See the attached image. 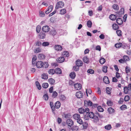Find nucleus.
Returning a JSON list of instances; mask_svg holds the SVG:
<instances>
[{
    "instance_id": "nucleus-41",
    "label": "nucleus",
    "mask_w": 131,
    "mask_h": 131,
    "mask_svg": "<svg viewBox=\"0 0 131 131\" xmlns=\"http://www.w3.org/2000/svg\"><path fill=\"white\" fill-rule=\"evenodd\" d=\"M99 61L101 64H103L105 62V60L104 58H102Z\"/></svg>"
},
{
    "instance_id": "nucleus-37",
    "label": "nucleus",
    "mask_w": 131,
    "mask_h": 131,
    "mask_svg": "<svg viewBox=\"0 0 131 131\" xmlns=\"http://www.w3.org/2000/svg\"><path fill=\"white\" fill-rule=\"evenodd\" d=\"M97 108L98 111L100 112H103L104 111V109L101 106H98L97 107Z\"/></svg>"
},
{
    "instance_id": "nucleus-11",
    "label": "nucleus",
    "mask_w": 131,
    "mask_h": 131,
    "mask_svg": "<svg viewBox=\"0 0 131 131\" xmlns=\"http://www.w3.org/2000/svg\"><path fill=\"white\" fill-rule=\"evenodd\" d=\"M75 63L76 65L79 67L82 66L83 64L82 61L79 59L76 61Z\"/></svg>"
},
{
    "instance_id": "nucleus-55",
    "label": "nucleus",
    "mask_w": 131,
    "mask_h": 131,
    "mask_svg": "<svg viewBox=\"0 0 131 131\" xmlns=\"http://www.w3.org/2000/svg\"><path fill=\"white\" fill-rule=\"evenodd\" d=\"M107 104L108 106H111L113 105V103L111 101H109L107 102Z\"/></svg>"
},
{
    "instance_id": "nucleus-44",
    "label": "nucleus",
    "mask_w": 131,
    "mask_h": 131,
    "mask_svg": "<svg viewBox=\"0 0 131 131\" xmlns=\"http://www.w3.org/2000/svg\"><path fill=\"white\" fill-rule=\"evenodd\" d=\"M123 58L125 62L126 61H128L129 59L128 57L127 56H124L123 57Z\"/></svg>"
},
{
    "instance_id": "nucleus-27",
    "label": "nucleus",
    "mask_w": 131,
    "mask_h": 131,
    "mask_svg": "<svg viewBox=\"0 0 131 131\" xmlns=\"http://www.w3.org/2000/svg\"><path fill=\"white\" fill-rule=\"evenodd\" d=\"M108 111L110 114H111L114 112V110L112 107H110L108 109Z\"/></svg>"
},
{
    "instance_id": "nucleus-30",
    "label": "nucleus",
    "mask_w": 131,
    "mask_h": 131,
    "mask_svg": "<svg viewBox=\"0 0 131 131\" xmlns=\"http://www.w3.org/2000/svg\"><path fill=\"white\" fill-rule=\"evenodd\" d=\"M41 78L44 79H47L48 78V75L47 74H43L41 75Z\"/></svg>"
},
{
    "instance_id": "nucleus-35",
    "label": "nucleus",
    "mask_w": 131,
    "mask_h": 131,
    "mask_svg": "<svg viewBox=\"0 0 131 131\" xmlns=\"http://www.w3.org/2000/svg\"><path fill=\"white\" fill-rule=\"evenodd\" d=\"M78 127L77 126H74L72 127L71 129L73 131H77L78 129Z\"/></svg>"
},
{
    "instance_id": "nucleus-17",
    "label": "nucleus",
    "mask_w": 131,
    "mask_h": 131,
    "mask_svg": "<svg viewBox=\"0 0 131 131\" xmlns=\"http://www.w3.org/2000/svg\"><path fill=\"white\" fill-rule=\"evenodd\" d=\"M45 34L42 32H40L39 35V37L40 39H43L45 38Z\"/></svg>"
},
{
    "instance_id": "nucleus-60",
    "label": "nucleus",
    "mask_w": 131,
    "mask_h": 131,
    "mask_svg": "<svg viewBox=\"0 0 131 131\" xmlns=\"http://www.w3.org/2000/svg\"><path fill=\"white\" fill-rule=\"evenodd\" d=\"M39 14L40 16L41 17H43L45 16V14L44 12L41 11L39 12Z\"/></svg>"
},
{
    "instance_id": "nucleus-18",
    "label": "nucleus",
    "mask_w": 131,
    "mask_h": 131,
    "mask_svg": "<svg viewBox=\"0 0 131 131\" xmlns=\"http://www.w3.org/2000/svg\"><path fill=\"white\" fill-rule=\"evenodd\" d=\"M61 103L59 101L57 102L55 104V107L56 108L58 109L59 108L60 106Z\"/></svg>"
},
{
    "instance_id": "nucleus-33",
    "label": "nucleus",
    "mask_w": 131,
    "mask_h": 131,
    "mask_svg": "<svg viewBox=\"0 0 131 131\" xmlns=\"http://www.w3.org/2000/svg\"><path fill=\"white\" fill-rule=\"evenodd\" d=\"M115 46L117 48H119L120 47L122 46V43L120 42L115 44Z\"/></svg>"
},
{
    "instance_id": "nucleus-29",
    "label": "nucleus",
    "mask_w": 131,
    "mask_h": 131,
    "mask_svg": "<svg viewBox=\"0 0 131 131\" xmlns=\"http://www.w3.org/2000/svg\"><path fill=\"white\" fill-rule=\"evenodd\" d=\"M48 81L51 84H53L55 83L54 80L52 78L49 79Z\"/></svg>"
},
{
    "instance_id": "nucleus-24",
    "label": "nucleus",
    "mask_w": 131,
    "mask_h": 131,
    "mask_svg": "<svg viewBox=\"0 0 131 131\" xmlns=\"http://www.w3.org/2000/svg\"><path fill=\"white\" fill-rule=\"evenodd\" d=\"M83 62L85 63H88L89 62V59L87 57H84L83 58Z\"/></svg>"
},
{
    "instance_id": "nucleus-51",
    "label": "nucleus",
    "mask_w": 131,
    "mask_h": 131,
    "mask_svg": "<svg viewBox=\"0 0 131 131\" xmlns=\"http://www.w3.org/2000/svg\"><path fill=\"white\" fill-rule=\"evenodd\" d=\"M127 108V106L125 105H123L120 107L121 110H124Z\"/></svg>"
},
{
    "instance_id": "nucleus-47",
    "label": "nucleus",
    "mask_w": 131,
    "mask_h": 131,
    "mask_svg": "<svg viewBox=\"0 0 131 131\" xmlns=\"http://www.w3.org/2000/svg\"><path fill=\"white\" fill-rule=\"evenodd\" d=\"M87 72L88 73L91 74H93L94 73V71L92 69H88L87 70Z\"/></svg>"
},
{
    "instance_id": "nucleus-10",
    "label": "nucleus",
    "mask_w": 131,
    "mask_h": 131,
    "mask_svg": "<svg viewBox=\"0 0 131 131\" xmlns=\"http://www.w3.org/2000/svg\"><path fill=\"white\" fill-rule=\"evenodd\" d=\"M75 95L77 98H80L83 97V95L82 92L79 91L76 93Z\"/></svg>"
},
{
    "instance_id": "nucleus-46",
    "label": "nucleus",
    "mask_w": 131,
    "mask_h": 131,
    "mask_svg": "<svg viewBox=\"0 0 131 131\" xmlns=\"http://www.w3.org/2000/svg\"><path fill=\"white\" fill-rule=\"evenodd\" d=\"M56 33L57 32L54 30H51L50 32V34H51L53 36L55 35L56 34Z\"/></svg>"
},
{
    "instance_id": "nucleus-64",
    "label": "nucleus",
    "mask_w": 131,
    "mask_h": 131,
    "mask_svg": "<svg viewBox=\"0 0 131 131\" xmlns=\"http://www.w3.org/2000/svg\"><path fill=\"white\" fill-rule=\"evenodd\" d=\"M99 38L102 39H104L105 36L103 34H101L99 36Z\"/></svg>"
},
{
    "instance_id": "nucleus-16",
    "label": "nucleus",
    "mask_w": 131,
    "mask_h": 131,
    "mask_svg": "<svg viewBox=\"0 0 131 131\" xmlns=\"http://www.w3.org/2000/svg\"><path fill=\"white\" fill-rule=\"evenodd\" d=\"M54 48L57 51H60L62 49L61 46L59 45H56L54 46Z\"/></svg>"
},
{
    "instance_id": "nucleus-45",
    "label": "nucleus",
    "mask_w": 131,
    "mask_h": 131,
    "mask_svg": "<svg viewBox=\"0 0 131 131\" xmlns=\"http://www.w3.org/2000/svg\"><path fill=\"white\" fill-rule=\"evenodd\" d=\"M49 44V42H43L42 44V45L44 47H46L48 46Z\"/></svg>"
},
{
    "instance_id": "nucleus-36",
    "label": "nucleus",
    "mask_w": 131,
    "mask_h": 131,
    "mask_svg": "<svg viewBox=\"0 0 131 131\" xmlns=\"http://www.w3.org/2000/svg\"><path fill=\"white\" fill-rule=\"evenodd\" d=\"M124 93L126 94H127L128 92V91L129 90V89H128V87L126 86L124 87Z\"/></svg>"
},
{
    "instance_id": "nucleus-14",
    "label": "nucleus",
    "mask_w": 131,
    "mask_h": 131,
    "mask_svg": "<svg viewBox=\"0 0 131 131\" xmlns=\"http://www.w3.org/2000/svg\"><path fill=\"white\" fill-rule=\"evenodd\" d=\"M116 21L117 23L119 25L122 24L123 23L122 19L120 18H118L116 19Z\"/></svg>"
},
{
    "instance_id": "nucleus-28",
    "label": "nucleus",
    "mask_w": 131,
    "mask_h": 131,
    "mask_svg": "<svg viewBox=\"0 0 131 131\" xmlns=\"http://www.w3.org/2000/svg\"><path fill=\"white\" fill-rule=\"evenodd\" d=\"M88 113L89 116L91 118H92L93 117H94V116L95 115V114H94V113L93 112H89Z\"/></svg>"
},
{
    "instance_id": "nucleus-6",
    "label": "nucleus",
    "mask_w": 131,
    "mask_h": 131,
    "mask_svg": "<svg viewBox=\"0 0 131 131\" xmlns=\"http://www.w3.org/2000/svg\"><path fill=\"white\" fill-rule=\"evenodd\" d=\"M43 63L41 61H38L36 62V66L38 68H40L43 67Z\"/></svg>"
},
{
    "instance_id": "nucleus-22",
    "label": "nucleus",
    "mask_w": 131,
    "mask_h": 131,
    "mask_svg": "<svg viewBox=\"0 0 131 131\" xmlns=\"http://www.w3.org/2000/svg\"><path fill=\"white\" fill-rule=\"evenodd\" d=\"M45 55L43 54H39L38 55V58L40 60H42L45 59Z\"/></svg>"
},
{
    "instance_id": "nucleus-34",
    "label": "nucleus",
    "mask_w": 131,
    "mask_h": 131,
    "mask_svg": "<svg viewBox=\"0 0 131 131\" xmlns=\"http://www.w3.org/2000/svg\"><path fill=\"white\" fill-rule=\"evenodd\" d=\"M108 67L106 66H104L103 67L102 70L103 72L106 73L107 72Z\"/></svg>"
},
{
    "instance_id": "nucleus-21",
    "label": "nucleus",
    "mask_w": 131,
    "mask_h": 131,
    "mask_svg": "<svg viewBox=\"0 0 131 131\" xmlns=\"http://www.w3.org/2000/svg\"><path fill=\"white\" fill-rule=\"evenodd\" d=\"M55 73L57 74H61V70L60 68H57L55 70Z\"/></svg>"
},
{
    "instance_id": "nucleus-62",
    "label": "nucleus",
    "mask_w": 131,
    "mask_h": 131,
    "mask_svg": "<svg viewBox=\"0 0 131 131\" xmlns=\"http://www.w3.org/2000/svg\"><path fill=\"white\" fill-rule=\"evenodd\" d=\"M64 115L65 118H69L70 116V114L68 113L65 114Z\"/></svg>"
},
{
    "instance_id": "nucleus-8",
    "label": "nucleus",
    "mask_w": 131,
    "mask_h": 131,
    "mask_svg": "<svg viewBox=\"0 0 131 131\" xmlns=\"http://www.w3.org/2000/svg\"><path fill=\"white\" fill-rule=\"evenodd\" d=\"M74 88L77 90H80L82 88V85L80 83H76L74 84Z\"/></svg>"
},
{
    "instance_id": "nucleus-56",
    "label": "nucleus",
    "mask_w": 131,
    "mask_h": 131,
    "mask_svg": "<svg viewBox=\"0 0 131 131\" xmlns=\"http://www.w3.org/2000/svg\"><path fill=\"white\" fill-rule=\"evenodd\" d=\"M130 99L129 96L128 95H126L124 98V101H128Z\"/></svg>"
},
{
    "instance_id": "nucleus-58",
    "label": "nucleus",
    "mask_w": 131,
    "mask_h": 131,
    "mask_svg": "<svg viewBox=\"0 0 131 131\" xmlns=\"http://www.w3.org/2000/svg\"><path fill=\"white\" fill-rule=\"evenodd\" d=\"M106 92L108 94H111V90L110 89L108 88H106Z\"/></svg>"
},
{
    "instance_id": "nucleus-50",
    "label": "nucleus",
    "mask_w": 131,
    "mask_h": 131,
    "mask_svg": "<svg viewBox=\"0 0 131 131\" xmlns=\"http://www.w3.org/2000/svg\"><path fill=\"white\" fill-rule=\"evenodd\" d=\"M43 98L45 100H48V99L49 96L47 94H45L43 96Z\"/></svg>"
},
{
    "instance_id": "nucleus-4",
    "label": "nucleus",
    "mask_w": 131,
    "mask_h": 131,
    "mask_svg": "<svg viewBox=\"0 0 131 131\" xmlns=\"http://www.w3.org/2000/svg\"><path fill=\"white\" fill-rule=\"evenodd\" d=\"M77 122L80 124H83V126L84 128H86L87 126V124L86 123H84L83 124V122L81 118L77 120Z\"/></svg>"
},
{
    "instance_id": "nucleus-52",
    "label": "nucleus",
    "mask_w": 131,
    "mask_h": 131,
    "mask_svg": "<svg viewBox=\"0 0 131 131\" xmlns=\"http://www.w3.org/2000/svg\"><path fill=\"white\" fill-rule=\"evenodd\" d=\"M125 71L126 73H127L130 71V68L127 66H126L125 68Z\"/></svg>"
},
{
    "instance_id": "nucleus-57",
    "label": "nucleus",
    "mask_w": 131,
    "mask_h": 131,
    "mask_svg": "<svg viewBox=\"0 0 131 131\" xmlns=\"http://www.w3.org/2000/svg\"><path fill=\"white\" fill-rule=\"evenodd\" d=\"M57 92H56V91H54L52 93V96L53 97L55 98L57 96Z\"/></svg>"
},
{
    "instance_id": "nucleus-1",
    "label": "nucleus",
    "mask_w": 131,
    "mask_h": 131,
    "mask_svg": "<svg viewBox=\"0 0 131 131\" xmlns=\"http://www.w3.org/2000/svg\"><path fill=\"white\" fill-rule=\"evenodd\" d=\"M99 117H100V115L97 112L95 113V115L94 116V117H93L92 118L93 119V122L95 123L98 125H101L102 124L101 123L99 124L98 123L99 121Z\"/></svg>"
},
{
    "instance_id": "nucleus-38",
    "label": "nucleus",
    "mask_w": 131,
    "mask_h": 131,
    "mask_svg": "<svg viewBox=\"0 0 131 131\" xmlns=\"http://www.w3.org/2000/svg\"><path fill=\"white\" fill-rule=\"evenodd\" d=\"M104 128L105 129L107 130H109L111 129L112 127L111 125L108 124L105 126Z\"/></svg>"
},
{
    "instance_id": "nucleus-25",
    "label": "nucleus",
    "mask_w": 131,
    "mask_h": 131,
    "mask_svg": "<svg viewBox=\"0 0 131 131\" xmlns=\"http://www.w3.org/2000/svg\"><path fill=\"white\" fill-rule=\"evenodd\" d=\"M49 74H53L55 73V70L53 69H50L48 71Z\"/></svg>"
},
{
    "instance_id": "nucleus-61",
    "label": "nucleus",
    "mask_w": 131,
    "mask_h": 131,
    "mask_svg": "<svg viewBox=\"0 0 131 131\" xmlns=\"http://www.w3.org/2000/svg\"><path fill=\"white\" fill-rule=\"evenodd\" d=\"M60 99L62 101H64L66 99V97L64 95H61L60 97Z\"/></svg>"
},
{
    "instance_id": "nucleus-59",
    "label": "nucleus",
    "mask_w": 131,
    "mask_h": 131,
    "mask_svg": "<svg viewBox=\"0 0 131 131\" xmlns=\"http://www.w3.org/2000/svg\"><path fill=\"white\" fill-rule=\"evenodd\" d=\"M36 60V57H33L32 59V63L33 65L35 64V61Z\"/></svg>"
},
{
    "instance_id": "nucleus-19",
    "label": "nucleus",
    "mask_w": 131,
    "mask_h": 131,
    "mask_svg": "<svg viewBox=\"0 0 131 131\" xmlns=\"http://www.w3.org/2000/svg\"><path fill=\"white\" fill-rule=\"evenodd\" d=\"M116 16L114 14H111L109 18L112 20H114L116 18Z\"/></svg>"
},
{
    "instance_id": "nucleus-39",
    "label": "nucleus",
    "mask_w": 131,
    "mask_h": 131,
    "mask_svg": "<svg viewBox=\"0 0 131 131\" xmlns=\"http://www.w3.org/2000/svg\"><path fill=\"white\" fill-rule=\"evenodd\" d=\"M66 13V10L65 9H62L60 10V14L63 15L65 14Z\"/></svg>"
},
{
    "instance_id": "nucleus-5",
    "label": "nucleus",
    "mask_w": 131,
    "mask_h": 131,
    "mask_svg": "<svg viewBox=\"0 0 131 131\" xmlns=\"http://www.w3.org/2000/svg\"><path fill=\"white\" fill-rule=\"evenodd\" d=\"M124 8H121L119 11L117 12H116L117 16L118 17H121L122 15L124 14Z\"/></svg>"
},
{
    "instance_id": "nucleus-48",
    "label": "nucleus",
    "mask_w": 131,
    "mask_h": 131,
    "mask_svg": "<svg viewBox=\"0 0 131 131\" xmlns=\"http://www.w3.org/2000/svg\"><path fill=\"white\" fill-rule=\"evenodd\" d=\"M116 33L118 36H122V31L119 30H118L116 31Z\"/></svg>"
},
{
    "instance_id": "nucleus-7",
    "label": "nucleus",
    "mask_w": 131,
    "mask_h": 131,
    "mask_svg": "<svg viewBox=\"0 0 131 131\" xmlns=\"http://www.w3.org/2000/svg\"><path fill=\"white\" fill-rule=\"evenodd\" d=\"M50 28L48 26H44L42 28V31L45 32H48Z\"/></svg>"
},
{
    "instance_id": "nucleus-2",
    "label": "nucleus",
    "mask_w": 131,
    "mask_h": 131,
    "mask_svg": "<svg viewBox=\"0 0 131 131\" xmlns=\"http://www.w3.org/2000/svg\"><path fill=\"white\" fill-rule=\"evenodd\" d=\"M78 111L79 113L80 114H83L85 112L86 113H88L89 112V109L88 108H86L85 109H84L83 108L81 107L78 109Z\"/></svg>"
},
{
    "instance_id": "nucleus-13",
    "label": "nucleus",
    "mask_w": 131,
    "mask_h": 131,
    "mask_svg": "<svg viewBox=\"0 0 131 131\" xmlns=\"http://www.w3.org/2000/svg\"><path fill=\"white\" fill-rule=\"evenodd\" d=\"M103 80L104 82L106 84L109 83L110 82L108 77L105 76L104 77Z\"/></svg>"
},
{
    "instance_id": "nucleus-23",
    "label": "nucleus",
    "mask_w": 131,
    "mask_h": 131,
    "mask_svg": "<svg viewBox=\"0 0 131 131\" xmlns=\"http://www.w3.org/2000/svg\"><path fill=\"white\" fill-rule=\"evenodd\" d=\"M113 8L116 10H117L119 9V7L118 5L116 4H114L112 6Z\"/></svg>"
},
{
    "instance_id": "nucleus-63",
    "label": "nucleus",
    "mask_w": 131,
    "mask_h": 131,
    "mask_svg": "<svg viewBox=\"0 0 131 131\" xmlns=\"http://www.w3.org/2000/svg\"><path fill=\"white\" fill-rule=\"evenodd\" d=\"M53 8V6L52 5H50L48 8V10L50 12L52 10Z\"/></svg>"
},
{
    "instance_id": "nucleus-54",
    "label": "nucleus",
    "mask_w": 131,
    "mask_h": 131,
    "mask_svg": "<svg viewBox=\"0 0 131 131\" xmlns=\"http://www.w3.org/2000/svg\"><path fill=\"white\" fill-rule=\"evenodd\" d=\"M41 51V49L39 48H36L35 50V52L36 53H38L40 52Z\"/></svg>"
},
{
    "instance_id": "nucleus-53",
    "label": "nucleus",
    "mask_w": 131,
    "mask_h": 131,
    "mask_svg": "<svg viewBox=\"0 0 131 131\" xmlns=\"http://www.w3.org/2000/svg\"><path fill=\"white\" fill-rule=\"evenodd\" d=\"M43 63V68H47L48 67V63L47 62H44Z\"/></svg>"
},
{
    "instance_id": "nucleus-40",
    "label": "nucleus",
    "mask_w": 131,
    "mask_h": 131,
    "mask_svg": "<svg viewBox=\"0 0 131 131\" xmlns=\"http://www.w3.org/2000/svg\"><path fill=\"white\" fill-rule=\"evenodd\" d=\"M73 69L75 71H78L79 70V67L76 65L73 66Z\"/></svg>"
},
{
    "instance_id": "nucleus-3",
    "label": "nucleus",
    "mask_w": 131,
    "mask_h": 131,
    "mask_svg": "<svg viewBox=\"0 0 131 131\" xmlns=\"http://www.w3.org/2000/svg\"><path fill=\"white\" fill-rule=\"evenodd\" d=\"M64 5L63 2L62 1L58 2L56 5V9H58L59 8H62L63 7Z\"/></svg>"
},
{
    "instance_id": "nucleus-49",
    "label": "nucleus",
    "mask_w": 131,
    "mask_h": 131,
    "mask_svg": "<svg viewBox=\"0 0 131 131\" xmlns=\"http://www.w3.org/2000/svg\"><path fill=\"white\" fill-rule=\"evenodd\" d=\"M63 56L64 57H68L69 56V53L68 52H63Z\"/></svg>"
},
{
    "instance_id": "nucleus-9",
    "label": "nucleus",
    "mask_w": 131,
    "mask_h": 131,
    "mask_svg": "<svg viewBox=\"0 0 131 131\" xmlns=\"http://www.w3.org/2000/svg\"><path fill=\"white\" fill-rule=\"evenodd\" d=\"M66 123L69 126L71 127L73 125L74 123L72 120L70 119H69L67 121Z\"/></svg>"
},
{
    "instance_id": "nucleus-15",
    "label": "nucleus",
    "mask_w": 131,
    "mask_h": 131,
    "mask_svg": "<svg viewBox=\"0 0 131 131\" xmlns=\"http://www.w3.org/2000/svg\"><path fill=\"white\" fill-rule=\"evenodd\" d=\"M73 117L74 119L77 120L81 118L80 115L78 114H74L73 116Z\"/></svg>"
},
{
    "instance_id": "nucleus-12",
    "label": "nucleus",
    "mask_w": 131,
    "mask_h": 131,
    "mask_svg": "<svg viewBox=\"0 0 131 131\" xmlns=\"http://www.w3.org/2000/svg\"><path fill=\"white\" fill-rule=\"evenodd\" d=\"M65 59L63 57H60L57 59V60L58 62L59 63H62L64 61Z\"/></svg>"
},
{
    "instance_id": "nucleus-26",
    "label": "nucleus",
    "mask_w": 131,
    "mask_h": 131,
    "mask_svg": "<svg viewBox=\"0 0 131 131\" xmlns=\"http://www.w3.org/2000/svg\"><path fill=\"white\" fill-rule=\"evenodd\" d=\"M113 29L115 30H116L118 29L119 28L118 26L116 24H114L112 25Z\"/></svg>"
},
{
    "instance_id": "nucleus-20",
    "label": "nucleus",
    "mask_w": 131,
    "mask_h": 131,
    "mask_svg": "<svg viewBox=\"0 0 131 131\" xmlns=\"http://www.w3.org/2000/svg\"><path fill=\"white\" fill-rule=\"evenodd\" d=\"M76 75L75 72H72L69 74V76L72 79H74Z\"/></svg>"
},
{
    "instance_id": "nucleus-43",
    "label": "nucleus",
    "mask_w": 131,
    "mask_h": 131,
    "mask_svg": "<svg viewBox=\"0 0 131 131\" xmlns=\"http://www.w3.org/2000/svg\"><path fill=\"white\" fill-rule=\"evenodd\" d=\"M41 27L39 25H38L36 27V31L37 33H39L40 32L41 30Z\"/></svg>"
},
{
    "instance_id": "nucleus-31",
    "label": "nucleus",
    "mask_w": 131,
    "mask_h": 131,
    "mask_svg": "<svg viewBox=\"0 0 131 131\" xmlns=\"http://www.w3.org/2000/svg\"><path fill=\"white\" fill-rule=\"evenodd\" d=\"M36 84L38 89L39 90H40L41 89V86L39 82L37 81H36Z\"/></svg>"
},
{
    "instance_id": "nucleus-32",
    "label": "nucleus",
    "mask_w": 131,
    "mask_h": 131,
    "mask_svg": "<svg viewBox=\"0 0 131 131\" xmlns=\"http://www.w3.org/2000/svg\"><path fill=\"white\" fill-rule=\"evenodd\" d=\"M92 23L91 21L89 20L87 21V25L88 27L91 28L92 27Z\"/></svg>"
},
{
    "instance_id": "nucleus-42",
    "label": "nucleus",
    "mask_w": 131,
    "mask_h": 131,
    "mask_svg": "<svg viewBox=\"0 0 131 131\" xmlns=\"http://www.w3.org/2000/svg\"><path fill=\"white\" fill-rule=\"evenodd\" d=\"M49 85L47 83H44L42 84V87L44 88H47L48 86Z\"/></svg>"
}]
</instances>
